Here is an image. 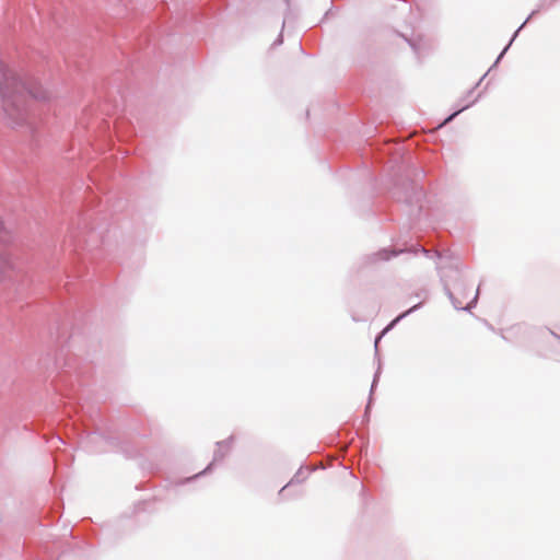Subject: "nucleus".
Here are the masks:
<instances>
[{
  "label": "nucleus",
  "instance_id": "2",
  "mask_svg": "<svg viewBox=\"0 0 560 560\" xmlns=\"http://www.w3.org/2000/svg\"><path fill=\"white\" fill-rule=\"evenodd\" d=\"M378 258L380 259H383V260H387L390 258V255L388 253L387 249H384V250H381L378 254H377Z\"/></svg>",
  "mask_w": 560,
  "mask_h": 560
},
{
  "label": "nucleus",
  "instance_id": "3",
  "mask_svg": "<svg viewBox=\"0 0 560 560\" xmlns=\"http://www.w3.org/2000/svg\"><path fill=\"white\" fill-rule=\"evenodd\" d=\"M416 307H417V305H416V306H413V307H411V308H409L407 312H405L404 314H401V315H400L396 320H398V319H400L401 317L406 316L407 314H409L410 312H412Z\"/></svg>",
  "mask_w": 560,
  "mask_h": 560
},
{
  "label": "nucleus",
  "instance_id": "4",
  "mask_svg": "<svg viewBox=\"0 0 560 560\" xmlns=\"http://www.w3.org/2000/svg\"><path fill=\"white\" fill-rule=\"evenodd\" d=\"M454 115L447 117L446 121L451 120L453 118Z\"/></svg>",
  "mask_w": 560,
  "mask_h": 560
},
{
  "label": "nucleus",
  "instance_id": "1",
  "mask_svg": "<svg viewBox=\"0 0 560 560\" xmlns=\"http://www.w3.org/2000/svg\"><path fill=\"white\" fill-rule=\"evenodd\" d=\"M2 97L5 104L23 107L27 100L46 104L52 100V93L42 83L33 80H25L20 74L2 69Z\"/></svg>",
  "mask_w": 560,
  "mask_h": 560
}]
</instances>
